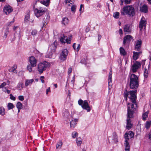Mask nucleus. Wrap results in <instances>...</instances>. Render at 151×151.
Here are the masks:
<instances>
[{"label": "nucleus", "mask_w": 151, "mask_h": 151, "mask_svg": "<svg viewBox=\"0 0 151 151\" xmlns=\"http://www.w3.org/2000/svg\"><path fill=\"white\" fill-rule=\"evenodd\" d=\"M137 90H135L134 91H131L128 92L126 90L124 92V96L125 100L127 101V97H128L132 102V104H128V113L127 118H130L133 117V112L136 110L137 106L136 100L137 96L136 93Z\"/></svg>", "instance_id": "obj_1"}, {"label": "nucleus", "mask_w": 151, "mask_h": 151, "mask_svg": "<svg viewBox=\"0 0 151 151\" xmlns=\"http://www.w3.org/2000/svg\"><path fill=\"white\" fill-rule=\"evenodd\" d=\"M139 86V80L137 76L134 74H132L130 77L129 87L131 89L137 88Z\"/></svg>", "instance_id": "obj_2"}, {"label": "nucleus", "mask_w": 151, "mask_h": 151, "mask_svg": "<svg viewBox=\"0 0 151 151\" xmlns=\"http://www.w3.org/2000/svg\"><path fill=\"white\" fill-rule=\"evenodd\" d=\"M134 9L132 6H124L121 11V14L122 15H125L126 14L132 16L134 14Z\"/></svg>", "instance_id": "obj_3"}, {"label": "nucleus", "mask_w": 151, "mask_h": 151, "mask_svg": "<svg viewBox=\"0 0 151 151\" xmlns=\"http://www.w3.org/2000/svg\"><path fill=\"white\" fill-rule=\"evenodd\" d=\"M134 134L131 131H129L128 133H126L124 134V138L125 139L124 144L125 146V151H129V145L128 142L129 140V137L130 138H132L134 137Z\"/></svg>", "instance_id": "obj_4"}, {"label": "nucleus", "mask_w": 151, "mask_h": 151, "mask_svg": "<svg viewBox=\"0 0 151 151\" xmlns=\"http://www.w3.org/2000/svg\"><path fill=\"white\" fill-rule=\"evenodd\" d=\"M50 66V64L47 62L44 61L40 63L37 65V71L40 74L43 73L47 68Z\"/></svg>", "instance_id": "obj_5"}, {"label": "nucleus", "mask_w": 151, "mask_h": 151, "mask_svg": "<svg viewBox=\"0 0 151 151\" xmlns=\"http://www.w3.org/2000/svg\"><path fill=\"white\" fill-rule=\"evenodd\" d=\"M78 104L79 105L81 106L82 107L83 109L86 110L88 112H89L91 110L90 107L89 106L87 100L83 101L80 99L78 101Z\"/></svg>", "instance_id": "obj_6"}, {"label": "nucleus", "mask_w": 151, "mask_h": 151, "mask_svg": "<svg viewBox=\"0 0 151 151\" xmlns=\"http://www.w3.org/2000/svg\"><path fill=\"white\" fill-rule=\"evenodd\" d=\"M34 11L35 15L37 17L41 16L45 13V9L42 7L35 9Z\"/></svg>", "instance_id": "obj_7"}, {"label": "nucleus", "mask_w": 151, "mask_h": 151, "mask_svg": "<svg viewBox=\"0 0 151 151\" xmlns=\"http://www.w3.org/2000/svg\"><path fill=\"white\" fill-rule=\"evenodd\" d=\"M68 53V51L66 49H63L61 54L60 57V59L63 61L65 60Z\"/></svg>", "instance_id": "obj_8"}, {"label": "nucleus", "mask_w": 151, "mask_h": 151, "mask_svg": "<svg viewBox=\"0 0 151 151\" xmlns=\"http://www.w3.org/2000/svg\"><path fill=\"white\" fill-rule=\"evenodd\" d=\"M141 65V64L140 62L136 61L135 63L133 64L131 69L133 73L136 72L139 68Z\"/></svg>", "instance_id": "obj_9"}, {"label": "nucleus", "mask_w": 151, "mask_h": 151, "mask_svg": "<svg viewBox=\"0 0 151 151\" xmlns=\"http://www.w3.org/2000/svg\"><path fill=\"white\" fill-rule=\"evenodd\" d=\"M109 139L113 143L118 142V137L116 133L115 132H113L112 135L109 137Z\"/></svg>", "instance_id": "obj_10"}, {"label": "nucleus", "mask_w": 151, "mask_h": 151, "mask_svg": "<svg viewBox=\"0 0 151 151\" xmlns=\"http://www.w3.org/2000/svg\"><path fill=\"white\" fill-rule=\"evenodd\" d=\"M147 24V22L145 20V18L142 17L139 23V27L140 29V30H142L143 27H145Z\"/></svg>", "instance_id": "obj_11"}, {"label": "nucleus", "mask_w": 151, "mask_h": 151, "mask_svg": "<svg viewBox=\"0 0 151 151\" xmlns=\"http://www.w3.org/2000/svg\"><path fill=\"white\" fill-rule=\"evenodd\" d=\"M4 12L7 15L12 12L13 10L12 7L9 5H6L4 6Z\"/></svg>", "instance_id": "obj_12"}, {"label": "nucleus", "mask_w": 151, "mask_h": 151, "mask_svg": "<svg viewBox=\"0 0 151 151\" xmlns=\"http://www.w3.org/2000/svg\"><path fill=\"white\" fill-rule=\"evenodd\" d=\"M112 73V71L111 70L109 73V75L108 77V88L109 90V91L111 90L112 88L111 77Z\"/></svg>", "instance_id": "obj_13"}, {"label": "nucleus", "mask_w": 151, "mask_h": 151, "mask_svg": "<svg viewBox=\"0 0 151 151\" xmlns=\"http://www.w3.org/2000/svg\"><path fill=\"white\" fill-rule=\"evenodd\" d=\"M29 62L31 65L33 67H35L36 65L37 61L35 58L33 56L30 57Z\"/></svg>", "instance_id": "obj_14"}, {"label": "nucleus", "mask_w": 151, "mask_h": 151, "mask_svg": "<svg viewBox=\"0 0 151 151\" xmlns=\"http://www.w3.org/2000/svg\"><path fill=\"white\" fill-rule=\"evenodd\" d=\"M123 44L125 45L127 42H129L133 39L132 37L130 35H127L124 37L123 39Z\"/></svg>", "instance_id": "obj_15"}, {"label": "nucleus", "mask_w": 151, "mask_h": 151, "mask_svg": "<svg viewBox=\"0 0 151 151\" xmlns=\"http://www.w3.org/2000/svg\"><path fill=\"white\" fill-rule=\"evenodd\" d=\"M60 41L62 43H67L68 44L70 43V40L68 41L67 36L63 35L61 37Z\"/></svg>", "instance_id": "obj_16"}, {"label": "nucleus", "mask_w": 151, "mask_h": 151, "mask_svg": "<svg viewBox=\"0 0 151 151\" xmlns=\"http://www.w3.org/2000/svg\"><path fill=\"white\" fill-rule=\"evenodd\" d=\"M124 32L130 33L131 32V27L130 24L125 25L124 27Z\"/></svg>", "instance_id": "obj_17"}, {"label": "nucleus", "mask_w": 151, "mask_h": 151, "mask_svg": "<svg viewBox=\"0 0 151 151\" xmlns=\"http://www.w3.org/2000/svg\"><path fill=\"white\" fill-rule=\"evenodd\" d=\"M127 125L126 126V128L129 130L132 127V124H131V121L130 118H127Z\"/></svg>", "instance_id": "obj_18"}, {"label": "nucleus", "mask_w": 151, "mask_h": 151, "mask_svg": "<svg viewBox=\"0 0 151 151\" xmlns=\"http://www.w3.org/2000/svg\"><path fill=\"white\" fill-rule=\"evenodd\" d=\"M141 40H138L137 41L135 47V49L137 51H139L141 47Z\"/></svg>", "instance_id": "obj_19"}, {"label": "nucleus", "mask_w": 151, "mask_h": 151, "mask_svg": "<svg viewBox=\"0 0 151 151\" xmlns=\"http://www.w3.org/2000/svg\"><path fill=\"white\" fill-rule=\"evenodd\" d=\"M140 11L142 12L146 13L147 12L148 9L147 6L145 4L143 5L140 8Z\"/></svg>", "instance_id": "obj_20"}, {"label": "nucleus", "mask_w": 151, "mask_h": 151, "mask_svg": "<svg viewBox=\"0 0 151 151\" xmlns=\"http://www.w3.org/2000/svg\"><path fill=\"white\" fill-rule=\"evenodd\" d=\"M62 114L63 117L65 119H68V117L69 116V113L68 111L66 109H65L63 111Z\"/></svg>", "instance_id": "obj_21"}, {"label": "nucleus", "mask_w": 151, "mask_h": 151, "mask_svg": "<svg viewBox=\"0 0 151 151\" xmlns=\"http://www.w3.org/2000/svg\"><path fill=\"white\" fill-rule=\"evenodd\" d=\"M133 59L134 60H136L138 58L139 55L141 53V52H133Z\"/></svg>", "instance_id": "obj_22"}, {"label": "nucleus", "mask_w": 151, "mask_h": 151, "mask_svg": "<svg viewBox=\"0 0 151 151\" xmlns=\"http://www.w3.org/2000/svg\"><path fill=\"white\" fill-rule=\"evenodd\" d=\"M34 81L33 79L26 80L25 82V86L27 87L28 86L31 85Z\"/></svg>", "instance_id": "obj_23"}, {"label": "nucleus", "mask_w": 151, "mask_h": 151, "mask_svg": "<svg viewBox=\"0 0 151 151\" xmlns=\"http://www.w3.org/2000/svg\"><path fill=\"white\" fill-rule=\"evenodd\" d=\"M78 119H74V120H72L70 122V127H74L76 124V122L78 121Z\"/></svg>", "instance_id": "obj_24"}, {"label": "nucleus", "mask_w": 151, "mask_h": 151, "mask_svg": "<svg viewBox=\"0 0 151 151\" xmlns=\"http://www.w3.org/2000/svg\"><path fill=\"white\" fill-rule=\"evenodd\" d=\"M57 45V42H56V41H55L50 46L51 48L52 49V51H53V52L55 51V50L56 49Z\"/></svg>", "instance_id": "obj_25"}, {"label": "nucleus", "mask_w": 151, "mask_h": 151, "mask_svg": "<svg viewBox=\"0 0 151 151\" xmlns=\"http://www.w3.org/2000/svg\"><path fill=\"white\" fill-rule=\"evenodd\" d=\"M149 72L148 70L146 68H145L144 69V79L147 78L148 76Z\"/></svg>", "instance_id": "obj_26"}, {"label": "nucleus", "mask_w": 151, "mask_h": 151, "mask_svg": "<svg viewBox=\"0 0 151 151\" xmlns=\"http://www.w3.org/2000/svg\"><path fill=\"white\" fill-rule=\"evenodd\" d=\"M73 47L74 49L77 51H78L80 47V44L76 45V43H74L73 45Z\"/></svg>", "instance_id": "obj_27"}, {"label": "nucleus", "mask_w": 151, "mask_h": 151, "mask_svg": "<svg viewBox=\"0 0 151 151\" xmlns=\"http://www.w3.org/2000/svg\"><path fill=\"white\" fill-rule=\"evenodd\" d=\"M17 67L16 65H14L10 69V72H13L14 73H17V71L16 70V69H17Z\"/></svg>", "instance_id": "obj_28"}, {"label": "nucleus", "mask_w": 151, "mask_h": 151, "mask_svg": "<svg viewBox=\"0 0 151 151\" xmlns=\"http://www.w3.org/2000/svg\"><path fill=\"white\" fill-rule=\"evenodd\" d=\"M120 54L123 55L125 56L126 55V52L125 50L122 47H120L119 49Z\"/></svg>", "instance_id": "obj_29"}, {"label": "nucleus", "mask_w": 151, "mask_h": 151, "mask_svg": "<svg viewBox=\"0 0 151 151\" xmlns=\"http://www.w3.org/2000/svg\"><path fill=\"white\" fill-rule=\"evenodd\" d=\"M68 22L69 20L68 18L65 17L63 18L62 21V23L64 25H66L68 24Z\"/></svg>", "instance_id": "obj_30"}, {"label": "nucleus", "mask_w": 151, "mask_h": 151, "mask_svg": "<svg viewBox=\"0 0 151 151\" xmlns=\"http://www.w3.org/2000/svg\"><path fill=\"white\" fill-rule=\"evenodd\" d=\"M151 125V121H149L146 122L145 124V127L147 129H148Z\"/></svg>", "instance_id": "obj_31"}, {"label": "nucleus", "mask_w": 151, "mask_h": 151, "mask_svg": "<svg viewBox=\"0 0 151 151\" xmlns=\"http://www.w3.org/2000/svg\"><path fill=\"white\" fill-rule=\"evenodd\" d=\"M50 0H43V1L41 2V3L46 6H47L49 4Z\"/></svg>", "instance_id": "obj_32"}, {"label": "nucleus", "mask_w": 151, "mask_h": 151, "mask_svg": "<svg viewBox=\"0 0 151 151\" xmlns=\"http://www.w3.org/2000/svg\"><path fill=\"white\" fill-rule=\"evenodd\" d=\"M63 145V143L61 140H60L56 146V149L61 148Z\"/></svg>", "instance_id": "obj_33"}, {"label": "nucleus", "mask_w": 151, "mask_h": 151, "mask_svg": "<svg viewBox=\"0 0 151 151\" xmlns=\"http://www.w3.org/2000/svg\"><path fill=\"white\" fill-rule=\"evenodd\" d=\"M76 142L78 145H80L82 143V139L80 137H78L76 139Z\"/></svg>", "instance_id": "obj_34"}, {"label": "nucleus", "mask_w": 151, "mask_h": 151, "mask_svg": "<svg viewBox=\"0 0 151 151\" xmlns=\"http://www.w3.org/2000/svg\"><path fill=\"white\" fill-rule=\"evenodd\" d=\"M5 114V110L4 108L2 107H0V114L3 116Z\"/></svg>", "instance_id": "obj_35"}, {"label": "nucleus", "mask_w": 151, "mask_h": 151, "mask_svg": "<svg viewBox=\"0 0 151 151\" xmlns=\"http://www.w3.org/2000/svg\"><path fill=\"white\" fill-rule=\"evenodd\" d=\"M50 18V16L48 15H47L46 18L45 20V18L44 19V21L43 22V27L45 26L46 25L45 24L46 22H47L48 21L49 19V18Z\"/></svg>", "instance_id": "obj_36"}, {"label": "nucleus", "mask_w": 151, "mask_h": 151, "mask_svg": "<svg viewBox=\"0 0 151 151\" xmlns=\"http://www.w3.org/2000/svg\"><path fill=\"white\" fill-rule=\"evenodd\" d=\"M119 13L118 12H116L114 13L113 16L115 18H118L119 17Z\"/></svg>", "instance_id": "obj_37"}, {"label": "nucleus", "mask_w": 151, "mask_h": 151, "mask_svg": "<svg viewBox=\"0 0 151 151\" xmlns=\"http://www.w3.org/2000/svg\"><path fill=\"white\" fill-rule=\"evenodd\" d=\"M22 104L19 102H18L16 105L17 108H19V109H22Z\"/></svg>", "instance_id": "obj_38"}, {"label": "nucleus", "mask_w": 151, "mask_h": 151, "mask_svg": "<svg viewBox=\"0 0 151 151\" xmlns=\"http://www.w3.org/2000/svg\"><path fill=\"white\" fill-rule=\"evenodd\" d=\"M148 113L146 112L142 115V119L144 120H146V119L148 116Z\"/></svg>", "instance_id": "obj_39"}, {"label": "nucleus", "mask_w": 151, "mask_h": 151, "mask_svg": "<svg viewBox=\"0 0 151 151\" xmlns=\"http://www.w3.org/2000/svg\"><path fill=\"white\" fill-rule=\"evenodd\" d=\"M14 106L12 104L9 103L8 104V107L9 109H10L13 108Z\"/></svg>", "instance_id": "obj_40"}, {"label": "nucleus", "mask_w": 151, "mask_h": 151, "mask_svg": "<svg viewBox=\"0 0 151 151\" xmlns=\"http://www.w3.org/2000/svg\"><path fill=\"white\" fill-rule=\"evenodd\" d=\"M74 2V0H65V2L66 3H70L73 4Z\"/></svg>", "instance_id": "obj_41"}, {"label": "nucleus", "mask_w": 151, "mask_h": 151, "mask_svg": "<svg viewBox=\"0 0 151 151\" xmlns=\"http://www.w3.org/2000/svg\"><path fill=\"white\" fill-rule=\"evenodd\" d=\"M33 67L31 65H28L27 66V69L29 72H31L32 71V67Z\"/></svg>", "instance_id": "obj_42"}, {"label": "nucleus", "mask_w": 151, "mask_h": 151, "mask_svg": "<svg viewBox=\"0 0 151 151\" xmlns=\"http://www.w3.org/2000/svg\"><path fill=\"white\" fill-rule=\"evenodd\" d=\"M76 9V6L75 5H73L71 7V10L72 12H74Z\"/></svg>", "instance_id": "obj_43"}, {"label": "nucleus", "mask_w": 151, "mask_h": 151, "mask_svg": "<svg viewBox=\"0 0 151 151\" xmlns=\"http://www.w3.org/2000/svg\"><path fill=\"white\" fill-rule=\"evenodd\" d=\"M18 87L19 90L22 89L23 88L22 87V83H19L18 85Z\"/></svg>", "instance_id": "obj_44"}, {"label": "nucleus", "mask_w": 151, "mask_h": 151, "mask_svg": "<svg viewBox=\"0 0 151 151\" xmlns=\"http://www.w3.org/2000/svg\"><path fill=\"white\" fill-rule=\"evenodd\" d=\"M52 52H50L48 54L46 55V57L48 58H52Z\"/></svg>", "instance_id": "obj_45"}, {"label": "nucleus", "mask_w": 151, "mask_h": 151, "mask_svg": "<svg viewBox=\"0 0 151 151\" xmlns=\"http://www.w3.org/2000/svg\"><path fill=\"white\" fill-rule=\"evenodd\" d=\"M77 135L78 133L76 132H74L72 133V137L73 138H75Z\"/></svg>", "instance_id": "obj_46"}, {"label": "nucleus", "mask_w": 151, "mask_h": 151, "mask_svg": "<svg viewBox=\"0 0 151 151\" xmlns=\"http://www.w3.org/2000/svg\"><path fill=\"white\" fill-rule=\"evenodd\" d=\"M37 33V31L35 29H34L32 30V32H31V34L32 35H35Z\"/></svg>", "instance_id": "obj_47"}, {"label": "nucleus", "mask_w": 151, "mask_h": 151, "mask_svg": "<svg viewBox=\"0 0 151 151\" xmlns=\"http://www.w3.org/2000/svg\"><path fill=\"white\" fill-rule=\"evenodd\" d=\"M20 101H23L24 100V98L23 96H20L18 97Z\"/></svg>", "instance_id": "obj_48"}, {"label": "nucleus", "mask_w": 151, "mask_h": 151, "mask_svg": "<svg viewBox=\"0 0 151 151\" xmlns=\"http://www.w3.org/2000/svg\"><path fill=\"white\" fill-rule=\"evenodd\" d=\"M10 98L11 99L13 100H15L16 98L15 97L13 96L12 94H10Z\"/></svg>", "instance_id": "obj_49"}, {"label": "nucleus", "mask_w": 151, "mask_h": 151, "mask_svg": "<svg viewBox=\"0 0 151 151\" xmlns=\"http://www.w3.org/2000/svg\"><path fill=\"white\" fill-rule=\"evenodd\" d=\"M124 2L126 4H129L130 3V0H124Z\"/></svg>", "instance_id": "obj_50"}, {"label": "nucleus", "mask_w": 151, "mask_h": 151, "mask_svg": "<svg viewBox=\"0 0 151 151\" xmlns=\"http://www.w3.org/2000/svg\"><path fill=\"white\" fill-rule=\"evenodd\" d=\"M29 18V14H27L25 16V19L28 20Z\"/></svg>", "instance_id": "obj_51"}, {"label": "nucleus", "mask_w": 151, "mask_h": 151, "mask_svg": "<svg viewBox=\"0 0 151 151\" xmlns=\"http://www.w3.org/2000/svg\"><path fill=\"white\" fill-rule=\"evenodd\" d=\"M6 85V83L5 82H3L1 85V86L2 88L4 87Z\"/></svg>", "instance_id": "obj_52"}, {"label": "nucleus", "mask_w": 151, "mask_h": 151, "mask_svg": "<svg viewBox=\"0 0 151 151\" xmlns=\"http://www.w3.org/2000/svg\"><path fill=\"white\" fill-rule=\"evenodd\" d=\"M50 92V87H49L46 90V94H47L49 92Z\"/></svg>", "instance_id": "obj_53"}, {"label": "nucleus", "mask_w": 151, "mask_h": 151, "mask_svg": "<svg viewBox=\"0 0 151 151\" xmlns=\"http://www.w3.org/2000/svg\"><path fill=\"white\" fill-rule=\"evenodd\" d=\"M72 68H69L68 70V74L70 73L72 71Z\"/></svg>", "instance_id": "obj_54"}, {"label": "nucleus", "mask_w": 151, "mask_h": 151, "mask_svg": "<svg viewBox=\"0 0 151 151\" xmlns=\"http://www.w3.org/2000/svg\"><path fill=\"white\" fill-rule=\"evenodd\" d=\"M119 33L121 35H122L123 32H122V30L121 29H119Z\"/></svg>", "instance_id": "obj_55"}, {"label": "nucleus", "mask_w": 151, "mask_h": 151, "mask_svg": "<svg viewBox=\"0 0 151 151\" xmlns=\"http://www.w3.org/2000/svg\"><path fill=\"white\" fill-rule=\"evenodd\" d=\"M101 38V36L100 35H98V40L99 41Z\"/></svg>", "instance_id": "obj_56"}, {"label": "nucleus", "mask_w": 151, "mask_h": 151, "mask_svg": "<svg viewBox=\"0 0 151 151\" xmlns=\"http://www.w3.org/2000/svg\"><path fill=\"white\" fill-rule=\"evenodd\" d=\"M72 37L71 36H70L69 37V39H68V41H69L70 40V43L71 42V40L72 39Z\"/></svg>", "instance_id": "obj_57"}, {"label": "nucleus", "mask_w": 151, "mask_h": 151, "mask_svg": "<svg viewBox=\"0 0 151 151\" xmlns=\"http://www.w3.org/2000/svg\"><path fill=\"white\" fill-rule=\"evenodd\" d=\"M149 138L151 140V132H150L149 134Z\"/></svg>", "instance_id": "obj_58"}, {"label": "nucleus", "mask_w": 151, "mask_h": 151, "mask_svg": "<svg viewBox=\"0 0 151 151\" xmlns=\"http://www.w3.org/2000/svg\"><path fill=\"white\" fill-rule=\"evenodd\" d=\"M82 7H83V5L82 4H81V5H80V9H79V11H81V9H82Z\"/></svg>", "instance_id": "obj_59"}, {"label": "nucleus", "mask_w": 151, "mask_h": 151, "mask_svg": "<svg viewBox=\"0 0 151 151\" xmlns=\"http://www.w3.org/2000/svg\"><path fill=\"white\" fill-rule=\"evenodd\" d=\"M6 91L8 94H9L10 93V91L9 90L6 89Z\"/></svg>", "instance_id": "obj_60"}, {"label": "nucleus", "mask_w": 151, "mask_h": 151, "mask_svg": "<svg viewBox=\"0 0 151 151\" xmlns=\"http://www.w3.org/2000/svg\"><path fill=\"white\" fill-rule=\"evenodd\" d=\"M40 79L41 80V82H42V83H44L45 81H44V80H43L42 79Z\"/></svg>", "instance_id": "obj_61"}, {"label": "nucleus", "mask_w": 151, "mask_h": 151, "mask_svg": "<svg viewBox=\"0 0 151 151\" xmlns=\"http://www.w3.org/2000/svg\"><path fill=\"white\" fill-rule=\"evenodd\" d=\"M17 27H14L13 28V30H15L16 29Z\"/></svg>", "instance_id": "obj_62"}, {"label": "nucleus", "mask_w": 151, "mask_h": 151, "mask_svg": "<svg viewBox=\"0 0 151 151\" xmlns=\"http://www.w3.org/2000/svg\"><path fill=\"white\" fill-rule=\"evenodd\" d=\"M44 78L45 77L44 76H41L40 77V79H44Z\"/></svg>", "instance_id": "obj_63"}, {"label": "nucleus", "mask_w": 151, "mask_h": 151, "mask_svg": "<svg viewBox=\"0 0 151 151\" xmlns=\"http://www.w3.org/2000/svg\"><path fill=\"white\" fill-rule=\"evenodd\" d=\"M54 86H55V88H56L57 87V86H57V84H55L54 85Z\"/></svg>", "instance_id": "obj_64"}]
</instances>
